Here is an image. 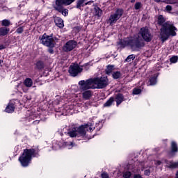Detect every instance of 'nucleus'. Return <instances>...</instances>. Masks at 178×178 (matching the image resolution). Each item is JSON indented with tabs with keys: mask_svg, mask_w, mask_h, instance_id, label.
Masks as SVG:
<instances>
[{
	"mask_svg": "<svg viewBox=\"0 0 178 178\" xmlns=\"http://www.w3.org/2000/svg\"><path fill=\"white\" fill-rule=\"evenodd\" d=\"M157 23L161 26L159 38L161 42H165L169 40V37H176L177 35V28L170 22H165V18L163 15L159 16Z\"/></svg>",
	"mask_w": 178,
	"mask_h": 178,
	"instance_id": "1",
	"label": "nucleus"
},
{
	"mask_svg": "<svg viewBox=\"0 0 178 178\" xmlns=\"http://www.w3.org/2000/svg\"><path fill=\"white\" fill-rule=\"evenodd\" d=\"M109 84V80L106 76L90 78L86 81L82 80L79 82L81 90H95L105 88Z\"/></svg>",
	"mask_w": 178,
	"mask_h": 178,
	"instance_id": "2",
	"label": "nucleus"
},
{
	"mask_svg": "<svg viewBox=\"0 0 178 178\" xmlns=\"http://www.w3.org/2000/svg\"><path fill=\"white\" fill-rule=\"evenodd\" d=\"M95 127H91L88 124L85 125H81L79 127H74L67 132L68 136L71 138L74 137H86V131H93Z\"/></svg>",
	"mask_w": 178,
	"mask_h": 178,
	"instance_id": "3",
	"label": "nucleus"
},
{
	"mask_svg": "<svg viewBox=\"0 0 178 178\" xmlns=\"http://www.w3.org/2000/svg\"><path fill=\"white\" fill-rule=\"evenodd\" d=\"M120 45L122 48L130 47L132 51H140L145 45V43L140 38H126L120 41Z\"/></svg>",
	"mask_w": 178,
	"mask_h": 178,
	"instance_id": "4",
	"label": "nucleus"
},
{
	"mask_svg": "<svg viewBox=\"0 0 178 178\" xmlns=\"http://www.w3.org/2000/svg\"><path fill=\"white\" fill-rule=\"evenodd\" d=\"M38 153L35 152V149H25L22 156H19V161L24 168H27L31 162L33 158H35Z\"/></svg>",
	"mask_w": 178,
	"mask_h": 178,
	"instance_id": "5",
	"label": "nucleus"
},
{
	"mask_svg": "<svg viewBox=\"0 0 178 178\" xmlns=\"http://www.w3.org/2000/svg\"><path fill=\"white\" fill-rule=\"evenodd\" d=\"M74 1L76 0H56L53 8L59 13H61L63 16H67L69 15V10L64 8L63 5L68 6V5H72Z\"/></svg>",
	"mask_w": 178,
	"mask_h": 178,
	"instance_id": "6",
	"label": "nucleus"
},
{
	"mask_svg": "<svg viewBox=\"0 0 178 178\" xmlns=\"http://www.w3.org/2000/svg\"><path fill=\"white\" fill-rule=\"evenodd\" d=\"M122 16H123V10L120 8L117 9L115 13L110 15L109 18L107 19V24H109V26L116 24V22H118Z\"/></svg>",
	"mask_w": 178,
	"mask_h": 178,
	"instance_id": "7",
	"label": "nucleus"
},
{
	"mask_svg": "<svg viewBox=\"0 0 178 178\" xmlns=\"http://www.w3.org/2000/svg\"><path fill=\"white\" fill-rule=\"evenodd\" d=\"M40 40L43 45L49 47V48H54L55 47L54 40L51 36L47 35L45 33L40 38Z\"/></svg>",
	"mask_w": 178,
	"mask_h": 178,
	"instance_id": "8",
	"label": "nucleus"
},
{
	"mask_svg": "<svg viewBox=\"0 0 178 178\" xmlns=\"http://www.w3.org/2000/svg\"><path fill=\"white\" fill-rule=\"evenodd\" d=\"M139 34L146 42H150L151 40H152V35H151V32L147 26L141 28Z\"/></svg>",
	"mask_w": 178,
	"mask_h": 178,
	"instance_id": "9",
	"label": "nucleus"
},
{
	"mask_svg": "<svg viewBox=\"0 0 178 178\" xmlns=\"http://www.w3.org/2000/svg\"><path fill=\"white\" fill-rule=\"evenodd\" d=\"M81 72H83V67L76 63L72 64L68 70V72L72 77H76V76L80 74Z\"/></svg>",
	"mask_w": 178,
	"mask_h": 178,
	"instance_id": "10",
	"label": "nucleus"
},
{
	"mask_svg": "<svg viewBox=\"0 0 178 178\" xmlns=\"http://www.w3.org/2000/svg\"><path fill=\"white\" fill-rule=\"evenodd\" d=\"M76 47H77V42L75 40H69L65 44L63 49L64 52H70V51H73Z\"/></svg>",
	"mask_w": 178,
	"mask_h": 178,
	"instance_id": "11",
	"label": "nucleus"
},
{
	"mask_svg": "<svg viewBox=\"0 0 178 178\" xmlns=\"http://www.w3.org/2000/svg\"><path fill=\"white\" fill-rule=\"evenodd\" d=\"M79 88L80 90L82 92V98H83V99H85L86 101L90 99V98H91L92 97V92L91 90H90L89 89L83 90H81V86H79Z\"/></svg>",
	"mask_w": 178,
	"mask_h": 178,
	"instance_id": "12",
	"label": "nucleus"
},
{
	"mask_svg": "<svg viewBox=\"0 0 178 178\" xmlns=\"http://www.w3.org/2000/svg\"><path fill=\"white\" fill-rule=\"evenodd\" d=\"M54 23L56 26H57V27H59V29H63V27L65 26L63 24V19H62L59 17H54Z\"/></svg>",
	"mask_w": 178,
	"mask_h": 178,
	"instance_id": "13",
	"label": "nucleus"
},
{
	"mask_svg": "<svg viewBox=\"0 0 178 178\" xmlns=\"http://www.w3.org/2000/svg\"><path fill=\"white\" fill-rule=\"evenodd\" d=\"M165 163L167 165V168H169L170 169H176L178 168V162L165 161Z\"/></svg>",
	"mask_w": 178,
	"mask_h": 178,
	"instance_id": "14",
	"label": "nucleus"
},
{
	"mask_svg": "<svg viewBox=\"0 0 178 178\" xmlns=\"http://www.w3.org/2000/svg\"><path fill=\"white\" fill-rule=\"evenodd\" d=\"M123 101H124V97L123 96V95L121 93L118 94L115 97L117 106H119V105H120V104H122Z\"/></svg>",
	"mask_w": 178,
	"mask_h": 178,
	"instance_id": "15",
	"label": "nucleus"
},
{
	"mask_svg": "<svg viewBox=\"0 0 178 178\" xmlns=\"http://www.w3.org/2000/svg\"><path fill=\"white\" fill-rule=\"evenodd\" d=\"M24 85L25 87H27V88H30L31 87H33V79L31 78H26L24 81Z\"/></svg>",
	"mask_w": 178,
	"mask_h": 178,
	"instance_id": "16",
	"label": "nucleus"
},
{
	"mask_svg": "<svg viewBox=\"0 0 178 178\" xmlns=\"http://www.w3.org/2000/svg\"><path fill=\"white\" fill-rule=\"evenodd\" d=\"M6 112H7V113H12V112H15V104L10 103L6 108Z\"/></svg>",
	"mask_w": 178,
	"mask_h": 178,
	"instance_id": "17",
	"label": "nucleus"
},
{
	"mask_svg": "<svg viewBox=\"0 0 178 178\" xmlns=\"http://www.w3.org/2000/svg\"><path fill=\"white\" fill-rule=\"evenodd\" d=\"M86 6V0H77L76 8L81 9V8Z\"/></svg>",
	"mask_w": 178,
	"mask_h": 178,
	"instance_id": "18",
	"label": "nucleus"
},
{
	"mask_svg": "<svg viewBox=\"0 0 178 178\" xmlns=\"http://www.w3.org/2000/svg\"><path fill=\"white\" fill-rule=\"evenodd\" d=\"M94 12H95V16H97V17H101V16H102V10H101L99 7L98 6L95 7Z\"/></svg>",
	"mask_w": 178,
	"mask_h": 178,
	"instance_id": "19",
	"label": "nucleus"
},
{
	"mask_svg": "<svg viewBox=\"0 0 178 178\" xmlns=\"http://www.w3.org/2000/svg\"><path fill=\"white\" fill-rule=\"evenodd\" d=\"M115 67L113 65H108L105 72H106V74H108V76L110 74H112V73L113 72V70H115Z\"/></svg>",
	"mask_w": 178,
	"mask_h": 178,
	"instance_id": "20",
	"label": "nucleus"
},
{
	"mask_svg": "<svg viewBox=\"0 0 178 178\" xmlns=\"http://www.w3.org/2000/svg\"><path fill=\"white\" fill-rule=\"evenodd\" d=\"M9 31H10V29H9V28H5V27L0 28V36L6 35V34H8Z\"/></svg>",
	"mask_w": 178,
	"mask_h": 178,
	"instance_id": "21",
	"label": "nucleus"
},
{
	"mask_svg": "<svg viewBox=\"0 0 178 178\" xmlns=\"http://www.w3.org/2000/svg\"><path fill=\"white\" fill-rule=\"evenodd\" d=\"M161 2H163L164 3H166L167 5H176L178 6V2L175 0H163L161 1Z\"/></svg>",
	"mask_w": 178,
	"mask_h": 178,
	"instance_id": "22",
	"label": "nucleus"
},
{
	"mask_svg": "<svg viewBox=\"0 0 178 178\" xmlns=\"http://www.w3.org/2000/svg\"><path fill=\"white\" fill-rule=\"evenodd\" d=\"M178 147H177V143L176 142L172 141L171 143V152H177Z\"/></svg>",
	"mask_w": 178,
	"mask_h": 178,
	"instance_id": "23",
	"label": "nucleus"
},
{
	"mask_svg": "<svg viewBox=\"0 0 178 178\" xmlns=\"http://www.w3.org/2000/svg\"><path fill=\"white\" fill-rule=\"evenodd\" d=\"M115 102V98L110 97L108 100H107V102L104 104V107H109L112 106V104Z\"/></svg>",
	"mask_w": 178,
	"mask_h": 178,
	"instance_id": "24",
	"label": "nucleus"
},
{
	"mask_svg": "<svg viewBox=\"0 0 178 178\" xmlns=\"http://www.w3.org/2000/svg\"><path fill=\"white\" fill-rule=\"evenodd\" d=\"M149 84L147 86H155L156 84V76H154L149 79Z\"/></svg>",
	"mask_w": 178,
	"mask_h": 178,
	"instance_id": "25",
	"label": "nucleus"
},
{
	"mask_svg": "<svg viewBox=\"0 0 178 178\" xmlns=\"http://www.w3.org/2000/svg\"><path fill=\"white\" fill-rule=\"evenodd\" d=\"M1 26H4V27H9V26H10V21L8 19L2 20Z\"/></svg>",
	"mask_w": 178,
	"mask_h": 178,
	"instance_id": "26",
	"label": "nucleus"
},
{
	"mask_svg": "<svg viewBox=\"0 0 178 178\" xmlns=\"http://www.w3.org/2000/svg\"><path fill=\"white\" fill-rule=\"evenodd\" d=\"M36 67L39 70H41V69H44V62L42 61H38L36 63Z\"/></svg>",
	"mask_w": 178,
	"mask_h": 178,
	"instance_id": "27",
	"label": "nucleus"
},
{
	"mask_svg": "<svg viewBox=\"0 0 178 178\" xmlns=\"http://www.w3.org/2000/svg\"><path fill=\"white\" fill-rule=\"evenodd\" d=\"M136 59V56L134 54H131L127 56V58L125 59V62H131V60H134Z\"/></svg>",
	"mask_w": 178,
	"mask_h": 178,
	"instance_id": "28",
	"label": "nucleus"
},
{
	"mask_svg": "<svg viewBox=\"0 0 178 178\" xmlns=\"http://www.w3.org/2000/svg\"><path fill=\"white\" fill-rule=\"evenodd\" d=\"M112 76H113V79H119V77H120V72L117 71V72H113V73L112 74Z\"/></svg>",
	"mask_w": 178,
	"mask_h": 178,
	"instance_id": "29",
	"label": "nucleus"
},
{
	"mask_svg": "<svg viewBox=\"0 0 178 178\" xmlns=\"http://www.w3.org/2000/svg\"><path fill=\"white\" fill-rule=\"evenodd\" d=\"M134 95H138V94H141V89L135 88L133 90Z\"/></svg>",
	"mask_w": 178,
	"mask_h": 178,
	"instance_id": "30",
	"label": "nucleus"
},
{
	"mask_svg": "<svg viewBox=\"0 0 178 178\" xmlns=\"http://www.w3.org/2000/svg\"><path fill=\"white\" fill-rule=\"evenodd\" d=\"M131 176V172L127 171L123 173V177L124 178H130Z\"/></svg>",
	"mask_w": 178,
	"mask_h": 178,
	"instance_id": "31",
	"label": "nucleus"
},
{
	"mask_svg": "<svg viewBox=\"0 0 178 178\" xmlns=\"http://www.w3.org/2000/svg\"><path fill=\"white\" fill-rule=\"evenodd\" d=\"M23 31H24V27L23 26H20L16 30V33H17V34H22Z\"/></svg>",
	"mask_w": 178,
	"mask_h": 178,
	"instance_id": "32",
	"label": "nucleus"
},
{
	"mask_svg": "<svg viewBox=\"0 0 178 178\" xmlns=\"http://www.w3.org/2000/svg\"><path fill=\"white\" fill-rule=\"evenodd\" d=\"M171 63H176L178 60V57L177 56H174L170 58Z\"/></svg>",
	"mask_w": 178,
	"mask_h": 178,
	"instance_id": "33",
	"label": "nucleus"
},
{
	"mask_svg": "<svg viewBox=\"0 0 178 178\" xmlns=\"http://www.w3.org/2000/svg\"><path fill=\"white\" fill-rule=\"evenodd\" d=\"M172 6L168 5L165 8V11L168 12V13H170V12H172Z\"/></svg>",
	"mask_w": 178,
	"mask_h": 178,
	"instance_id": "34",
	"label": "nucleus"
},
{
	"mask_svg": "<svg viewBox=\"0 0 178 178\" xmlns=\"http://www.w3.org/2000/svg\"><path fill=\"white\" fill-rule=\"evenodd\" d=\"M141 8V3L140 2H137L135 3V9L136 10H138Z\"/></svg>",
	"mask_w": 178,
	"mask_h": 178,
	"instance_id": "35",
	"label": "nucleus"
},
{
	"mask_svg": "<svg viewBox=\"0 0 178 178\" xmlns=\"http://www.w3.org/2000/svg\"><path fill=\"white\" fill-rule=\"evenodd\" d=\"M144 175L145 176H149L151 175V171L149 170H145L144 171Z\"/></svg>",
	"mask_w": 178,
	"mask_h": 178,
	"instance_id": "36",
	"label": "nucleus"
},
{
	"mask_svg": "<svg viewBox=\"0 0 178 178\" xmlns=\"http://www.w3.org/2000/svg\"><path fill=\"white\" fill-rule=\"evenodd\" d=\"M102 178H109V175L106 172H103L102 174Z\"/></svg>",
	"mask_w": 178,
	"mask_h": 178,
	"instance_id": "37",
	"label": "nucleus"
},
{
	"mask_svg": "<svg viewBox=\"0 0 178 178\" xmlns=\"http://www.w3.org/2000/svg\"><path fill=\"white\" fill-rule=\"evenodd\" d=\"M92 3H94V1H89L86 3H85V6L87 5H91Z\"/></svg>",
	"mask_w": 178,
	"mask_h": 178,
	"instance_id": "38",
	"label": "nucleus"
},
{
	"mask_svg": "<svg viewBox=\"0 0 178 178\" xmlns=\"http://www.w3.org/2000/svg\"><path fill=\"white\" fill-rule=\"evenodd\" d=\"M134 178H143L140 174H136L134 176Z\"/></svg>",
	"mask_w": 178,
	"mask_h": 178,
	"instance_id": "39",
	"label": "nucleus"
},
{
	"mask_svg": "<svg viewBox=\"0 0 178 178\" xmlns=\"http://www.w3.org/2000/svg\"><path fill=\"white\" fill-rule=\"evenodd\" d=\"M161 163H162V162H161V161H155V164H156V165H161Z\"/></svg>",
	"mask_w": 178,
	"mask_h": 178,
	"instance_id": "40",
	"label": "nucleus"
},
{
	"mask_svg": "<svg viewBox=\"0 0 178 178\" xmlns=\"http://www.w3.org/2000/svg\"><path fill=\"white\" fill-rule=\"evenodd\" d=\"M1 49H5V46H3V44H0V51Z\"/></svg>",
	"mask_w": 178,
	"mask_h": 178,
	"instance_id": "41",
	"label": "nucleus"
},
{
	"mask_svg": "<svg viewBox=\"0 0 178 178\" xmlns=\"http://www.w3.org/2000/svg\"><path fill=\"white\" fill-rule=\"evenodd\" d=\"M48 51L49 52V54H54V49H49Z\"/></svg>",
	"mask_w": 178,
	"mask_h": 178,
	"instance_id": "42",
	"label": "nucleus"
},
{
	"mask_svg": "<svg viewBox=\"0 0 178 178\" xmlns=\"http://www.w3.org/2000/svg\"><path fill=\"white\" fill-rule=\"evenodd\" d=\"M22 90H23L24 92H27V89L22 88Z\"/></svg>",
	"mask_w": 178,
	"mask_h": 178,
	"instance_id": "43",
	"label": "nucleus"
},
{
	"mask_svg": "<svg viewBox=\"0 0 178 178\" xmlns=\"http://www.w3.org/2000/svg\"><path fill=\"white\" fill-rule=\"evenodd\" d=\"M155 2L159 3V2H162V0H154Z\"/></svg>",
	"mask_w": 178,
	"mask_h": 178,
	"instance_id": "44",
	"label": "nucleus"
},
{
	"mask_svg": "<svg viewBox=\"0 0 178 178\" xmlns=\"http://www.w3.org/2000/svg\"><path fill=\"white\" fill-rule=\"evenodd\" d=\"M131 3H134V2H136V1L135 0H131Z\"/></svg>",
	"mask_w": 178,
	"mask_h": 178,
	"instance_id": "45",
	"label": "nucleus"
},
{
	"mask_svg": "<svg viewBox=\"0 0 178 178\" xmlns=\"http://www.w3.org/2000/svg\"><path fill=\"white\" fill-rule=\"evenodd\" d=\"M176 178H178V171L177 172V174H176Z\"/></svg>",
	"mask_w": 178,
	"mask_h": 178,
	"instance_id": "46",
	"label": "nucleus"
},
{
	"mask_svg": "<svg viewBox=\"0 0 178 178\" xmlns=\"http://www.w3.org/2000/svg\"><path fill=\"white\" fill-rule=\"evenodd\" d=\"M1 63H2V60H0V65H1Z\"/></svg>",
	"mask_w": 178,
	"mask_h": 178,
	"instance_id": "47",
	"label": "nucleus"
}]
</instances>
